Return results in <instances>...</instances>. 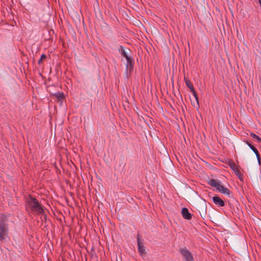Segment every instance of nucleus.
Here are the masks:
<instances>
[{
    "instance_id": "obj_1",
    "label": "nucleus",
    "mask_w": 261,
    "mask_h": 261,
    "mask_svg": "<svg viewBox=\"0 0 261 261\" xmlns=\"http://www.w3.org/2000/svg\"><path fill=\"white\" fill-rule=\"evenodd\" d=\"M28 207L27 209L30 213H34L37 215H43L44 213L43 206H42L35 197L29 195V198L27 201Z\"/></svg>"
},
{
    "instance_id": "obj_2",
    "label": "nucleus",
    "mask_w": 261,
    "mask_h": 261,
    "mask_svg": "<svg viewBox=\"0 0 261 261\" xmlns=\"http://www.w3.org/2000/svg\"><path fill=\"white\" fill-rule=\"evenodd\" d=\"M208 184L211 187L215 188L219 192L228 196H230L231 194L230 191L228 188L224 187L222 185H221L217 181L216 179L214 178L210 179L208 181Z\"/></svg>"
},
{
    "instance_id": "obj_3",
    "label": "nucleus",
    "mask_w": 261,
    "mask_h": 261,
    "mask_svg": "<svg viewBox=\"0 0 261 261\" xmlns=\"http://www.w3.org/2000/svg\"><path fill=\"white\" fill-rule=\"evenodd\" d=\"M8 224L4 220H0V241L4 242L8 236Z\"/></svg>"
},
{
    "instance_id": "obj_4",
    "label": "nucleus",
    "mask_w": 261,
    "mask_h": 261,
    "mask_svg": "<svg viewBox=\"0 0 261 261\" xmlns=\"http://www.w3.org/2000/svg\"><path fill=\"white\" fill-rule=\"evenodd\" d=\"M226 163L229 166L230 168L233 171L239 179L241 180H243L242 175L240 170V167L237 165L232 160H228Z\"/></svg>"
},
{
    "instance_id": "obj_5",
    "label": "nucleus",
    "mask_w": 261,
    "mask_h": 261,
    "mask_svg": "<svg viewBox=\"0 0 261 261\" xmlns=\"http://www.w3.org/2000/svg\"><path fill=\"white\" fill-rule=\"evenodd\" d=\"M179 252L184 257L185 261H194V258L191 252L186 247L180 248Z\"/></svg>"
},
{
    "instance_id": "obj_6",
    "label": "nucleus",
    "mask_w": 261,
    "mask_h": 261,
    "mask_svg": "<svg viewBox=\"0 0 261 261\" xmlns=\"http://www.w3.org/2000/svg\"><path fill=\"white\" fill-rule=\"evenodd\" d=\"M137 245L138 252L141 256H145L146 254V252L145 249V247L143 246V244L142 242L139 235H138L137 237Z\"/></svg>"
},
{
    "instance_id": "obj_7",
    "label": "nucleus",
    "mask_w": 261,
    "mask_h": 261,
    "mask_svg": "<svg viewBox=\"0 0 261 261\" xmlns=\"http://www.w3.org/2000/svg\"><path fill=\"white\" fill-rule=\"evenodd\" d=\"M127 64L126 65V69L131 72L134 69V60L131 56L126 58Z\"/></svg>"
},
{
    "instance_id": "obj_8",
    "label": "nucleus",
    "mask_w": 261,
    "mask_h": 261,
    "mask_svg": "<svg viewBox=\"0 0 261 261\" xmlns=\"http://www.w3.org/2000/svg\"><path fill=\"white\" fill-rule=\"evenodd\" d=\"M213 202L217 206H224L225 205V202L218 196H215L213 197Z\"/></svg>"
},
{
    "instance_id": "obj_9",
    "label": "nucleus",
    "mask_w": 261,
    "mask_h": 261,
    "mask_svg": "<svg viewBox=\"0 0 261 261\" xmlns=\"http://www.w3.org/2000/svg\"><path fill=\"white\" fill-rule=\"evenodd\" d=\"M181 215L183 218L187 220H191L192 218V215L189 212V210L186 207H183L181 210Z\"/></svg>"
},
{
    "instance_id": "obj_10",
    "label": "nucleus",
    "mask_w": 261,
    "mask_h": 261,
    "mask_svg": "<svg viewBox=\"0 0 261 261\" xmlns=\"http://www.w3.org/2000/svg\"><path fill=\"white\" fill-rule=\"evenodd\" d=\"M184 80L187 87L190 89V91H193L194 88L190 80L186 76L184 77Z\"/></svg>"
},
{
    "instance_id": "obj_11",
    "label": "nucleus",
    "mask_w": 261,
    "mask_h": 261,
    "mask_svg": "<svg viewBox=\"0 0 261 261\" xmlns=\"http://www.w3.org/2000/svg\"><path fill=\"white\" fill-rule=\"evenodd\" d=\"M250 149L255 154L257 159L258 160V163L260 164V154H259V153L258 150L254 146H251V147L250 146Z\"/></svg>"
},
{
    "instance_id": "obj_12",
    "label": "nucleus",
    "mask_w": 261,
    "mask_h": 261,
    "mask_svg": "<svg viewBox=\"0 0 261 261\" xmlns=\"http://www.w3.org/2000/svg\"><path fill=\"white\" fill-rule=\"evenodd\" d=\"M118 51L125 59L126 58H127L128 57H129V56H128L127 53H126L124 47L122 45H120V46L118 48Z\"/></svg>"
},
{
    "instance_id": "obj_13",
    "label": "nucleus",
    "mask_w": 261,
    "mask_h": 261,
    "mask_svg": "<svg viewBox=\"0 0 261 261\" xmlns=\"http://www.w3.org/2000/svg\"><path fill=\"white\" fill-rule=\"evenodd\" d=\"M54 96L58 99V100H62L64 98V95L63 92H58L53 94Z\"/></svg>"
},
{
    "instance_id": "obj_14",
    "label": "nucleus",
    "mask_w": 261,
    "mask_h": 261,
    "mask_svg": "<svg viewBox=\"0 0 261 261\" xmlns=\"http://www.w3.org/2000/svg\"><path fill=\"white\" fill-rule=\"evenodd\" d=\"M250 136L253 139H255L258 142L261 143V138L257 135H255L254 133H250Z\"/></svg>"
},
{
    "instance_id": "obj_15",
    "label": "nucleus",
    "mask_w": 261,
    "mask_h": 261,
    "mask_svg": "<svg viewBox=\"0 0 261 261\" xmlns=\"http://www.w3.org/2000/svg\"><path fill=\"white\" fill-rule=\"evenodd\" d=\"M191 92L192 93V94L193 95L194 97H195V98L196 100L197 103L199 106L198 96V95H197L196 92L195 91V89H194L193 91H191Z\"/></svg>"
},
{
    "instance_id": "obj_16",
    "label": "nucleus",
    "mask_w": 261,
    "mask_h": 261,
    "mask_svg": "<svg viewBox=\"0 0 261 261\" xmlns=\"http://www.w3.org/2000/svg\"><path fill=\"white\" fill-rule=\"evenodd\" d=\"M47 58L45 54H42L41 56L40 59L38 61V64L40 65L42 63V61L46 59Z\"/></svg>"
},
{
    "instance_id": "obj_17",
    "label": "nucleus",
    "mask_w": 261,
    "mask_h": 261,
    "mask_svg": "<svg viewBox=\"0 0 261 261\" xmlns=\"http://www.w3.org/2000/svg\"><path fill=\"white\" fill-rule=\"evenodd\" d=\"M245 143H246L247 145H248V144L250 143L249 142V141H247V140H246V141H245Z\"/></svg>"
},
{
    "instance_id": "obj_18",
    "label": "nucleus",
    "mask_w": 261,
    "mask_h": 261,
    "mask_svg": "<svg viewBox=\"0 0 261 261\" xmlns=\"http://www.w3.org/2000/svg\"><path fill=\"white\" fill-rule=\"evenodd\" d=\"M248 146L250 148V146H253V145L251 144V143H249L248 145Z\"/></svg>"
},
{
    "instance_id": "obj_19",
    "label": "nucleus",
    "mask_w": 261,
    "mask_h": 261,
    "mask_svg": "<svg viewBox=\"0 0 261 261\" xmlns=\"http://www.w3.org/2000/svg\"><path fill=\"white\" fill-rule=\"evenodd\" d=\"M94 250V247H92V249H91V251H93Z\"/></svg>"
},
{
    "instance_id": "obj_20",
    "label": "nucleus",
    "mask_w": 261,
    "mask_h": 261,
    "mask_svg": "<svg viewBox=\"0 0 261 261\" xmlns=\"http://www.w3.org/2000/svg\"><path fill=\"white\" fill-rule=\"evenodd\" d=\"M258 2L259 3L261 2V0H258Z\"/></svg>"
}]
</instances>
